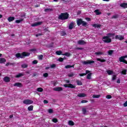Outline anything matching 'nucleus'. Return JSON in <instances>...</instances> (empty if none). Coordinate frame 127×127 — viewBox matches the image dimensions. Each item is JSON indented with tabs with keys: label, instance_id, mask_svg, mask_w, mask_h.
Masks as SVG:
<instances>
[{
	"label": "nucleus",
	"instance_id": "1",
	"mask_svg": "<svg viewBox=\"0 0 127 127\" xmlns=\"http://www.w3.org/2000/svg\"><path fill=\"white\" fill-rule=\"evenodd\" d=\"M29 55H30V53L24 52L21 54L19 53L16 54L15 57L22 59L24 58V57H26V56H29Z\"/></svg>",
	"mask_w": 127,
	"mask_h": 127
},
{
	"label": "nucleus",
	"instance_id": "2",
	"mask_svg": "<svg viewBox=\"0 0 127 127\" xmlns=\"http://www.w3.org/2000/svg\"><path fill=\"white\" fill-rule=\"evenodd\" d=\"M77 25L78 26H80L82 24V26H84V27H87L88 26V23L85 22V21H83V19L81 18H78L77 19L76 21Z\"/></svg>",
	"mask_w": 127,
	"mask_h": 127
},
{
	"label": "nucleus",
	"instance_id": "3",
	"mask_svg": "<svg viewBox=\"0 0 127 127\" xmlns=\"http://www.w3.org/2000/svg\"><path fill=\"white\" fill-rule=\"evenodd\" d=\"M68 18H69V13L67 12L62 13L59 16V19L61 20H65L68 19Z\"/></svg>",
	"mask_w": 127,
	"mask_h": 127
},
{
	"label": "nucleus",
	"instance_id": "4",
	"mask_svg": "<svg viewBox=\"0 0 127 127\" xmlns=\"http://www.w3.org/2000/svg\"><path fill=\"white\" fill-rule=\"evenodd\" d=\"M102 41L104 43H111L112 42V39L107 37V36H105L102 38Z\"/></svg>",
	"mask_w": 127,
	"mask_h": 127
},
{
	"label": "nucleus",
	"instance_id": "5",
	"mask_svg": "<svg viewBox=\"0 0 127 127\" xmlns=\"http://www.w3.org/2000/svg\"><path fill=\"white\" fill-rule=\"evenodd\" d=\"M126 58H127V55H125L124 56L121 57L119 58L120 62H122L123 63L127 64V60H126Z\"/></svg>",
	"mask_w": 127,
	"mask_h": 127
},
{
	"label": "nucleus",
	"instance_id": "6",
	"mask_svg": "<svg viewBox=\"0 0 127 127\" xmlns=\"http://www.w3.org/2000/svg\"><path fill=\"white\" fill-rule=\"evenodd\" d=\"M64 87L65 88H70V89H74L76 88V86L75 85H73L71 83L69 84H64Z\"/></svg>",
	"mask_w": 127,
	"mask_h": 127
},
{
	"label": "nucleus",
	"instance_id": "7",
	"mask_svg": "<svg viewBox=\"0 0 127 127\" xmlns=\"http://www.w3.org/2000/svg\"><path fill=\"white\" fill-rule=\"evenodd\" d=\"M23 103L25 105H31V104H33V101L30 99H25L23 101Z\"/></svg>",
	"mask_w": 127,
	"mask_h": 127
},
{
	"label": "nucleus",
	"instance_id": "8",
	"mask_svg": "<svg viewBox=\"0 0 127 127\" xmlns=\"http://www.w3.org/2000/svg\"><path fill=\"white\" fill-rule=\"evenodd\" d=\"M82 63L83 64V65H88V64H93L95 63V61H82Z\"/></svg>",
	"mask_w": 127,
	"mask_h": 127
},
{
	"label": "nucleus",
	"instance_id": "9",
	"mask_svg": "<svg viewBox=\"0 0 127 127\" xmlns=\"http://www.w3.org/2000/svg\"><path fill=\"white\" fill-rule=\"evenodd\" d=\"M115 39H118L119 40H124V39H125V37L121 35H117L115 36Z\"/></svg>",
	"mask_w": 127,
	"mask_h": 127
},
{
	"label": "nucleus",
	"instance_id": "10",
	"mask_svg": "<svg viewBox=\"0 0 127 127\" xmlns=\"http://www.w3.org/2000/svg\"><path fill=\"white\" fill-rule=\"evenodd\" d=\"M41 24H42V22L40 21V22L34 23L32 24L31 25V26H32V27H34L35 26H38V25H41Z\"/></svg>",
	"mask_w": 127,
	"mask_h": 127
},
{
	"label": "nucleus",
	"instance_id": "11",
	"mask_svg": "<svg viewBox=\"0 0 127 127\" xmlns=\"http://www.w3.org/2000/svg\"><path fill=\"white\" fill-rule=\"evenodd\" d=\"M54 91H56L57 92H61L63 91V88L61 87H55L53 89Z\"/></svg>",
	"mask_w": 127,
	"mask_h": 127
},
{
	"label": "nucleus",
	"instance_id": "12",
	"mask_svg": "<svg viewBox=\"0 0 127 127\" xmlns=\"http://www.w3.org/2000/svg\"><path fill=\"white\" fill-rule=\"evenodd\" d=\"M77 96L79 98H85V97H87V95L85 93H79Z\"/></svg>",
	"mask_w": 127,
	"mask_h": 127
},
{
	"label": "nucleus",
	"instance_id": "13",
	"mask_svg": "<svg viewBox=\"0 0 127 127\" xmlns=\"http://www.w3.org/2000/svg\"><path fill=\"white\" fill-rule=\"evenodd\" d=\"M13 86L14 87H19V88H21V87H22V84L20 82L15 83L14 84Z\"/></svg>",
	"mask_w": 127,
	"mask_h": 127
},
{
	"label": "nucleus",
	"instance_id": "14",
	"mask_svg": "<svg viewBox=\"0 0 127 127\" xmlns=\"http://www.w3.org/2000/svg\"><path fill=\"white\" fill-rule=\"evenodd\" d=\"M3 80L6 83H8L9 82H10V78L7 76L4 77Z\"/></svg>",
	"mask_w": 127,
	"mask_h": 127
},
{
	"label": "nucleus",
	"instance_id": "15",
	"mask_svg": "<svg viewBox=\"0 0 127 127\" xmlns=\"http://www.w3.org/2000/svg\"><path fill=\"white\" fill-rule=\"evenodd\" d=\"M86 43V42H85L84 40H79L78 41V44L79 45H85Z\"/></svg>",
	"mask_w": 127,
	"mask_h": 127
},
{
	"label": "nucleus",
	"instance_id": "16",
	"mask_svg": "<svg viewBox=\"0 0 127 127\" xmlns=\"http://www.w3.org/2000/svg\"><path fill=\"white\" fill-rule=\"evenodd\" d=\"M73 28H74V22H71L68 25V29L71 30V29H73Z\"/></svg>",
	"mask_w": 127,
	"mask_h": 127
},
{
	"label": "nucleus",
	"instance_id": "17",
	"mask_svg": "<svg viewBox=\"0 0 127 127\" xmlns=\"http://www.w3.org/2000/svg\"><path fill=\"white\" fill-rule=\"evenodd\" d=\"M108 38L114 37L115 36V33H109L107 34V36Z\"/></svg>",
	"mask_w": 127,
	"mask_h": 127
},
{
	"label": "nucleus",
	"instance_id": "18",
	"mask_svg": "<svg viewBox=\"0 0 127 127\" xmlns=\"http://www.w3.org/2000/svg\"><path fill=\"white\" fill-rule=\"evenodd\" d=\"M120 6L123 8H127V3H122L120 4Z\"/></svg>",
	"mask_w": 127,
	"mask_h": 127
},
{
	"label": "nucleus",
	"instance_id": "19",
	"mask_svg": "<svg viewBox=\"0 0 127 127\" xmlns=\"http://www.w3.org/2000/svg\"><path fill=\"white\" fill-rule=\"evenodd\" d=\"M14 19H15L14 17L10 16L8 18V21H9V22H11V21H13Z\"/></svg>",
	"mask_w": 127,
	"mask_h": 127
},
{
	"label": "nucleus",
	"instance_id": "20",
	"mask_svg": "<svg viewBox=\"0 0 127 127\" xmlns=\"http://www.w3.org/2000/svg\"><path fill=\"white\" fill-rule=\"evenodd\" d=\"M6 62V60L3 58H0V64H2V63H4Z\"/></svg>",
	"mask_w": 127,
	"mask_h": 127
},
{
	"label": "nucleus",
	"instance_id": "21",
	"mask_svg": "<svg viewBox=\"0 0 127 127\" xmlns=\"http://www.w3.org/2000/svg\"><path fill=\"white\" fill-rule=\"evenodd\" d=\"M74 67H75V64H73L72 65H67L65 66L64 68H65V69H69V68H74Z\"/></svg>",
	"mask_w": 127,
	"mask_h": 127
},
{
	"label": "nucleus",
	"instance_id": "22",
	"mask_svg": "<svg viewBox=\"0 0 127 127\" xmlns=\"http://www.w3.org/2000/svg\"><path fill=\"white\" fill-rule=\"evenodd\" d=\"M22 76H24V74L22 73H19L18 74L15 75V78H20V77H22Z\"/></svg>",
	"mask_w": 127,
	"mask_h": 127
},
{
	"label": "nucleus",
	"instance_id": "23",
	"mask_svg": "<svg viewBox=\"0 0 127 127\" xmlns=\"http://www.w3.org/2000/svg\"><path fill=\"white\" fill-rule=\"evenodd\" d=\"M93 27H95V28H99V27H101V24H94L92 25Z\"/></svg>",
	"mask_w": 127,
	"mask_h": 127
},
{
	"label": "nucleus",
	"instance_id": "24",
	"mask_svg": "<svg viewBox=\"0 0 127 127\" xmlns=\"http://www.w3.org/2000/svg\"><path fill=\"white\" fill-rule=\"evenodd\" d=\"M107 73H108V75H112V74H114V71L108 70H107Z\"/></svg>",
	"mask_w": 127,
	"mask_h": 127
},
{
	"label": "nucleus",
	"instance_id": "25",
	"mask_svg": "<svg viewBox=\"0 0 127 127\" xmlns=\"http://www.w3.org/2000/svg\"><path fill=\"white\" fill-rule=\"evenodd\" d=\"M92 75V73H88L86 77L87 79H88V80H91Z\"/></svg>",
	"mask_w": 127,
	"mask_h": 127
},
{
	"label": "nucleus",
	"instance_id": "26",
	"mask_svg": "<svg viewBox=\"0 0 127 127\" xmlns=\"http://www.w3.org/2000/svg\"><path fill=\"white\" fill-rule=\"evenodd\" d=\"M94 12H95L96 15H100V14H101L102 13L100 12V10L99 9H96L94 11Z\"/></svg>",
	"mask_w": 127,
	"mask_h": 127
},
{
	"label": "nucleus",
	"instance_id": "27",
	"mask_svg": "<svg viewBox=\"0 0 127 127\" xmlns=\"http://www.w3.org/2000/svg\"><path fill=\"white\" fill-rule=\"evenodd\" d=\"M28 111L31 112V111H33V105H30L28 107Z\"/></svg>",
	"mask_w": 127,
	"mask_h": 127
},
{
	"label": "nucleus",
	"instance_id": "28",
	"mask_svg": "<svg viewBox=\"0 0 127 127\" xmlns=\"http://www.w3.org/2000/svg\"><path fill=\"white\" fill-rule=\"evenodd\" d=\"M62 55H64V56H66L67 57H70V56H71V54L69 53H65L64 54H63Z\"/></svg>",
	"mask_w": 127,
	"mask_h": 127
},
{
	"label": "nucleus",
	"instance_id": "29",
	"mask_svg": "<svg viewBox=\"0 0 127 127\" xmlns=\"http://www.w3.org/2000/svg\"><path fill=\"white\" fill-rule=\"evenodd\" d=\"M101 97V95L98 94V95H93L92 96V98H94V99H98V98H99Z\"/></svg>",
	"mask_w": 127,
	"mask_h": 127
},
{
	"label": "nucleus",
	"instance_id": "30",
	"mask_svg": "<svg viewBox=\"0 0 127 127\" xmlns=\"http://www.w3.org/2000/svg\"><path fill=\"white\" fill-rule=\"evenodd\" d=\"M76 84L78 86H82V85H83V83H82V81H80V80H76Z\"/></svg>",
	"mask_w": 127,
	"mask_h": 127
},
{
	"label": "nucleus",
	"instance_id": "31",
	"mask_svg": "<svg viewBox=\"0 0 127 127\" xmlns=\"http://www.w3.org/2000/svg\"><path fill=\"white\" fill-rule=\"evenodd\" d=\"M97 61H99L100 62H102V63H104V62H106V60L105 59H101L100 58H97Z\"/></svg>",
	"mask_w": 127,
	"mask_h": 127
},
{
	"label": "nucleus",
	"instance_id": "32",
	"mask_svg": "<svg viewBox=\"0 0 127 127\" xmlns=\"http://www.w3.org/2000/svg\"><path fill=\"white\" fill-rule=\"evenodd\" d=\"M113 53H114L113 50H110L108 51V55H112Z\"/></svg>",
	"mask_w": 127,
	"mask_h": 127
},
{
	"label": "nucleus",
	"instance_id": "33",
	"mask_svg": "<svg viewBox=\"0 0 127 127\" xmlns=\"http://www.w3.org/2000/svg\"><path fill=\"white\" fill-rule=\"evenodd\" d=\"M37 92H40V93H41L42 92H43V88L41 87H39L37 89Z\"/></svg>",
	"mask_w": 127,
	"mask_h": 127
},
{
	"label": "nucleus",
	"instance_id": "34",
	"mask_svg": "<svg viewBox=\"0 0 127 127\" xmlns=\"http://www.w3.org/2000/svg\"><path fill=\"white\" fill-rule=\"evenodd\" d=\"M95 55H103L104 54V53L101 52H97L95 53Z\"/></svg>",
	"mask_w": 127,
	"mask_h": 127
},
{
	"label": "nucleus",
	"instance_id": "35",
	"mask_svg": "<svg viewBox=\"0 0 127 127\" xmlns=\"http://www.w3.org/2000/svg\"><path fill=\"white\" fill-rule=\"evenodd\" d=\"M66 34V33L65 32V31H62L61 32V36H65Z\"/></svg>",
	"mask_w": 127,
	"mask_h": 127
},
{
	"label": "nucleus",
	"instance_id": "36",
	"mask_svg": "<svg viewBox=\"0 0 127 127\" xmlns=\"http://www.w3.org/2000/svg\"><path fill=\"white\" fill-rule=\"evenodd\" d=\"M121 73L123 75H127V69L123 70Z\"/></svg>",
	"mask_w": 127,
	"mask_h": 127
},
{
	"label": "nucleus",
	"instance_id": "37",
	"mask_svg": "<svg viewBox=\"0 0 127 127\" xmlns=\"http://www.w3.org/2000/svg\"><path fill=\"white\" fill-rule=\"evenodd\" d=\"M68 125L69 126H74V122H73L72 121L70 120L68 121Z\"/></svg>",
	"mask_w": 127,
	"mask_h": 127
},
{
	"label": "nucleus",
	"instance_id": "38",
	"mask_svg": "<svg viewBox=\"0 0 127 127\" xmlns=\"http://www.w3.org/2000/svg\"><path fill=\"white\" fill-rule=\"evenodd\" d=\"M21 21H23V19H21L20 20H16L15 21L16 23H20Z\"/></svg>",
	"mask_w": 127,
	"mask_h": 127
},
{
	"label": "nucleus",
	"instance_id": "39",
	"mask_svg": "<svg viewBox=\"0 0 127 127\" xmlns=\"http://www.w3.org/2000/svg\"><path fill=\"white\" fill-rule=\"evenodd\" d=\"M56 53L57 55H61L62 54V51H58L56 52Z\"/></svg>",
	"mask_w": 127,
	"mask_h": 127
},
{
	"label": "nucleus",
	"instance_id": "40",
	"mask_svg": "<svg viewBox=\"0 0 127 127\" xmlns=\"http://www.w3.org/2000/svg\"><path fill=\"white\" fill-rule=\"evenodd\" d=\"M119 17V14H116V15H113L112 17V19H116V18H118Z\"/></svg>",
	"mask_w": 127,
	"mask_h": 127
},
{
	"label": "nucleus",
	"instance_id": "41",
	"mask_svg": "<svg viewBox=\"0 0 127 127\" xmlns=\"http://www.w3.org/2000/svg\"><path fill=\"white\" fill-rule=\"evenodd\" d=\"M86 113H87V110H86L85 108H83L82 109V114H83V115H85Z\"/></svg>",
	"mask_w": 127,
	"mask_h": 127
},
{
	"label": "nucleus",
	"instance_id": "42",
	"mask_svg": "<svg viewBox=\"0 0 127 127\" xmlns=\"http://www.w3.org/2000/svg\"><path fill=\"white\" fill-rule=\"evenodd\" d=\"M52 122H53V123H56L58 122V119L56 118H54L52 119Z\"/></svg>",
	"mask_w": 127,
	"mask_h": 127
},
{
	"label": "nucleus",
	"instance_id": "43",
	"mask_svg": "<svg viewBox=\"0 0 127 127\" xmlns=\"http://www.w3.org/2000/svg\"><path fill=\"white\" fill-rule=\"evenodd\" d=\"M21 67H22V68H27L28 65L26 64H23L21 65Z\"/></svg>",
	"mask_w": 127,
	"mask_h": 127
},
{
	"label": "nucleus",
	"instance_id": "44",
	"mask_svg": "<svg viewBox=\"0 0 127 127\" xmlns=\"http://www.w3.org/2000/svg\"><path fill=\"white\" fill-rule=\"evenodd\" d=\"M74 75H75V73H74L73 72H71L68 75V77H73V76H74Z\"/></svg>",
	"mask_w": 127,
	"mask_h": 127
},
{
	"label": "nucleus",
	"instance_id": "45",
	"mask_svg": "<svg viewBox=\"0 0 127 127\" xmlns=\"http://www.w3.org/2000/svg\"><path fill=\"white\" fill-rule=\"evenodd\" d=\"M117 79V75H113L112 76V81H115Z\"/></svg>",
	"mask_w": 127,
	"mask_h": 127
},
{
	"label": "nucleus",
	"instance_id": "46",
	"mask_svg": "<svg viewBox=\"0 0 127 127\" xmlns=\"http://www.w3.org/2000/svg\"><path fill=\"white\" fill-rule=\"evenodd\" d=\"M38 58L39 59V60H43V55H41L40 56H38Z\"/></svg>",
	"mask_w": 127,
	"mask_h": 127
},
{
	"label": "nucleus",
	"instance_id": "47",
	"mask_svg": "<svg viewBox=\"0 0 127 127\" xmlns=\"http://www.w3.org/2000/svg\"><path fill=\"white\" fill-rule=\"evenodd\" d=\"M58 61L59 62H63V61H64V59L63 58H59Z\"/></svg>",
	"mask_w": 127,
	"mask_h": 127
},
{
	"label": "nucleus",
	"instance_id": "48",
	"mask_svg": "<svg viewBox=\"0 0 127 127\" xmlns=\"http://www.w3.org/2000/svg\"><path fill=\"white\" fill-rule=\"evenodd\" d=\"M45 11H46V12L52 11V9H51V8H46V9H45Z\"/></svg>",
	"mask_w": 127,
	"mask_h": 127
},
{
	"label": "nucleus",
	"instance_id": "49",
	"mask_svg": "<svg viewBox=\"0 0 127 127\" xmlns=\"http://www.w3.org/2000/svg\"><path fill=\"white\" fill-rule=\"evenodd\" d=\"M48 113L49 114H53V109H49L48 110Z\"/></svg>",
	"mask_w": 127,
	"mask_h": 127
},
{
	"label": "nucleus",
	"instance_id": "50",
	"mask_svg": "<svg viewBox=\"0 0 127 127\" xmlns=\"http://www.w3.org/2000/svg\"><path fill=\"white\" fill-rule=\"evenodd\" d=\"M44 31L45 32H50V31L48 29V27L46 28L45 29H44Z\"/></svg>",
	"mask_w": 127,
	"mask_h": 127
},
{
	"label": "nucleus",
	"instance_id": "51",
	"mask_svg": "<svg viewBox=\"0 0 127 127\" xmlns=\"http://www.w3.org/2000/svg\"><path fill=\"white\" fill-rule=\"evenodd\" d=\"M43 77H45V78H47L48 77V73L46 72L43 74Z\"/></svg>",
	"mask_w": 127,
	"mask_h": 127
},
{
	"label": "nucleus",
	"instance_id": "52",
	"mask_svg": "<svg viewBox=\"0 0 127 127\" xmlns=\"http://www.w3.org/2000/svg\"><path fill=\"white\" fill-rule=\"evenodd\" d=\"M106 99H112V95H107L106 96Z\"/></svg>",
	"mask_w": 127,
	"mask_h": 127
},
{
	"label": "nucleus",
	"instance_id": "53",
	"mask_svg": "<svg viewBox=\"0 0 127 127\" xmlns=\"http://www.w3.org/2000/svg\"><path fill=\"white\" fill-rule=\"evenodd\" d=\"M81 104H85L86 103H88V101L87 100H82L81 101Z\"/></svg>",
	"mask_w": 127,
	"mask_h": 127
},
{
	"label": "nucleus",
	"instance_id": "54",
	"mask_svg": "<svg viewBox=\"0 0 127 127\" xmlns=\"http://www.w3.org/2000/svg\"><path fill=\"white\" fill-rule=\"evenodd\" d=\"M33 64H37L38 63V61L37 60H34L32 62Z\"/></svg>",
	"mask_w": 127,
	"mask_h": 127
},
{
	"label": "nucleus",
	"instance_id": "55",
	"mask_svg": "<svg viewBox=\"0 0 127 127\" xmlns=\"http://www.w3.org/2000/svg\"><path fill=\"white\" fill-rule=\"evenodd\" d=\"M55 67H56V64H53L51 65V68H55Z\"/></svg>",
	"mask_w": 127,
	"mask_h": 127
},
{
	"label": "nucleus",
	"instance_id": "56",
	"mask_svg": "<svg viewBox=\"0 0 127 127\" xmlns=\"http://www.w3.org/2000/svg\"><path fill=\"white\" fill-rule=\"evenodd\" d=\"M9 64H10V65H14V63H10V64H9V63H7L5 64V65H6V66H8Z\"/></svg>",
	"mask_w": 127,
	"mask_h": 127
},
{
	"label": "nucleus",
	"instance_id": "57",
	"mask_svg": "<svg viewBox=\"0 0 127 127\" xmlns=\"http://www.w3.org/2000/svg\"><path fill=\"white\" fill-rule=\"evenodd\" d=\"M79 76H80V77H83V76H86V73H80L79 74Z\"/></svg>",
	"mask_w": 127,
	"mask_h": 127
},
{
	"label": "nucleus",
	"instance_id": "58",
	"mask_svg": "<svg viewBox=\"0 0 127 127\" xmlns=\"http://www.w3.org/2000/svg\"><path fill=\"white\" fill-rule=\"evenodd\" d=\"M42 35V33H38L36 35V37H38V36H41Z\"/></svg>",
	"mask_w": 127,
	"mask_h": 127
},
{
	"label": "nucleus",
	"instance_id": "59",
	"mask_svg": "<svg viewBox=\"0 0 127 127\" xmlns=\"http://www.w3.org/2000/svg\"><path fill=\"white\" fill-rule=\"evenodd\" d=\"M90 70H86V71H85V74H86V75H87V74H90Z\"/></svg>",
	"mask_w": 127,
	"mask_h": 127
},
{
	"label": "nucleus",
	"instance_id": "60",
	"mask_svg": "<svg viewBox=\"0 0 127 127\" xmlns=\"http://www.w3.org/2000/svg\"><path fill=\"white\" fill-rule=\"evenodd\" d=\"M117 83L118 84H121V79H120V78L118 79V80L117 81Z\"/></svg>",
	"mask_w": 127,
	"mask_h": 127
},
{
	"label": "nucleus",
	"instance_id": "61",
	"mask_svg": "<svg viewBox=\"0 0 127 127\" xmlns=\"http://www.w3.org/2000/svg\"><path fill=\"white\" fill-rule=\"evenodd\" d=\"M64 81H65L66 84H69V83H70V80H65Z\"/></svg>",
	"mask_w": 127,
	"mask_h": 127
},
{
	"label": "nucleus",
	"instance_id": "62",
	"mask_svg": "<svg viewBox=\"0 0 127 127\" xmlns=\"http://www.w3.org/2000/svg\"><path fill=\"white\" fill-rule=\"evenodd\" d=\"M85 19H86V20L87 21H91V18H85Z\"/></svg>",
	"mask_w": 127,
	"mask_h": 127
},
{
	"label": "nucleus",
	"instance_id": "63",
	"mask_svg": "<svg viewBox=\"0 0 127 127\" xmlns=\"http://www.w3.org/2000/svg\"><path fill=\"white\" fill-rule=\"evenodd\" d=\"M44 103L45 104H48V101L46 100H44Z\"/></svg>",
	"mask_w": 127,
	"mask_h": 127
},
{
	"label": "nucleus",
	"instance_id": "64",
	"mask_svg": "<svg viewBox=\"0 0 127 127\" xmlns=\"http://www.w3.org/2000/svg\"><path fill=\"white\" fill-rule=\"evenodd\" d=\"M124 107H127V101H126L125 103L124 104Z\"/></svg>",
	"mask_w": 127,
	"mask_h": 127
}]
</instances>
